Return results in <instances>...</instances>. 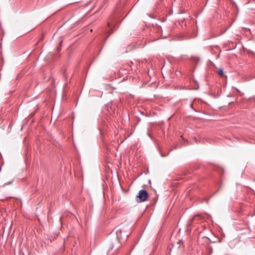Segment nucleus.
I'll return each mask as SVG.
<instances>
[{
  "label": "nucleus",
  "instance_id": "2",
  "mask_svg": "<svg viewBox=\"0 0 255 255\" xmlns=\"http://www.w3.org/2000/svg\"><path fill=\"white\" fill-rule=\"evenodd\" d=\"M198 217V215H196V216H194L193 218L192 219H190L188 221V223H187V225L188 226H190L192 224V222H193V221L195 219V218L196 217Z\"/></svg>",
  "mask_w": 255,
  "mask_h": 255
},
{
  "label": "nucleus",
  "instance_id": "4",
  "mask_svg": "<svg viewBox=\"0 0 255 255\" xmlns=\"http://www.w3.org/2000/svg\"><path fill=\"white\" fill-rule=\"evenodd\" d=\"M62 41H60L59 43V45L57 47V50L59 52L61 50V47L62 45Z\"/></svg>",
  "mask_w": 255,
  "mask_h": 255
},
{
  "label": "nucleus",
  "instance_id": "5",
  "mask_svg": "<svg viewBox=\"0 0 255 255\" xmlns=\"http://www.w3.org/2000/svg\"><path fill=\"white\" fill-rule=\"evenodd\" d=\"M219 73L220 76H223V75H224V72H223V69H220L219 71Z\"/></svg>",
  "mask_w": 255,
  "mask_h": 255
},
{
  "label": "nucleus",
  "instance_id": "6",
  "mask_svg": "<svg viewBox=\"0 0 255 255\" xmlns=\"http://www.w3.org/2000/svg\"><path fill=\"white\" fill-rule=\"evenodd\" d=\"M112 32H113L112 30H110V31H109V34L108 35L107 37H106V39H107V38L109 36V35H110L111 34H112Z\"/></svg>",
  "mask_w": 255,
  "mask_h": 255
},
{
  "label": "nucleus",
  "instance_id": "7",
  "mask_svg": "<svg viewBox=\"0 0 255 255\" xmlns=\"http://www.w3.org/2000/svg\"><path fill=\"white\" fill-rule=\"evenodd\" d=\"M12 183V181H9V182H8L7 183H5V184L3 185V186H4L5 185L10 184H11V183Z\"/></svg>",
  "mask_w": 255,
  "mask_h": 255
},
{
  "label": "nucleus",
  "instance_id": "3",
  "mask_svg": "<svg viewBox=\"0 0 255 255\" xmlns=\"http://www.w3.org/2000/svg\"><path fill=\"white\" fill-rule=\"evenodd\" d=\"M108 25L109 28H112L114 26H116V23L114 22H113L112 21H109L108 23Z\"/></svg>",
  "mask_w": 255,
  "mask_h": 255
},
{
  "label": "nucleus",
  "instance_id": "8",
  "mask_svg": "<svg viewBox=\"0 0 255 255\" xmlns=\"http://www.w3.org/2000/svg\"><path fill=\"white\" fill-rule=\"evenodd\" d=\"M63 76H65V73H63Z\"/></svg>",
  "mask_w": 255,
  "mask_h": 255
},
{
  "label": "nucleus",
  "instance_id": "9",
  "mask_svg": "<svg viewBox=\"0 0 255 255\" xmlns=\"http://www.w3.org/2000/svg\"><path fill=\"white\" fill-rule=\"evenodd\" d=\"M43 39V37H41L40 40H42Z\"/></svg>",
  "mask_w": 255,
  "mask_h": 255
},
{
  "label": "nucleus",
  "instance_id": "1",
  "mask_svg": "<svg viewBox=\"0 0 255 255\" xmlns=\"http://www.w3.org/2000/svg\"><path fill=\"white\" fill-rule=\"evenodd\" d=\"M148 198V192L144 189L140 190L136 197V200L138 203L143 202L147 200Z\"/></svg>",
  "mask_w": 255,
  "mask_h": 255
}]
</instances>
